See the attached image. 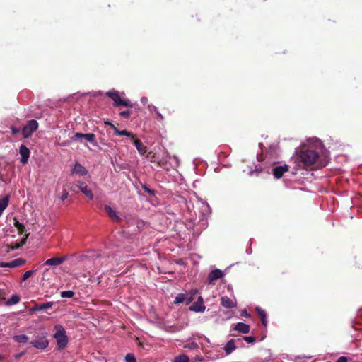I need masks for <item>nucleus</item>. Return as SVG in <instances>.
Masks as SVG:
<instances>
[{
	"instance_id": "obj_1",
	"label": "nucleus",
	"mask_w": 362,
	"mask_h": 362,
	"mask_svg": "<svg viewBox=\"0 0 362 362\" xmlns=\"http://www.w3.org/2000/svg\"><path fill=\"white\" fill-rule=\"evenodd\" d=\"M330 160L328 150L318 139V169L327 165Z\"/></svg>"
},
{
	"instance_id": "obj_2",
	"label": "nucleus",
	"mask_w": 362,
	"mask_h": 362,
	"mask_svg": "<svg viewBox=\"0 0 362 362\" xmlns=\"http://www.w3.org/2000/svg\"><path fill=\"white\" fill-rule=\"evenodd\" d=\"M55 329L56 332L54 334V337L57 340L58 349H64L68 344V337L66 334V331L62 325H56Z\"/></svg>"
},
{
	"instance_id": "obj_3",
	"label": "nucleus",
	"mask_w": 362,
	"mask_h": 362,
	"mask_svg": "<svg viewBox=\"0 0 362 362\" xmlns=\"http://www.w3.org/2000/svg\"><path fill=\"white\" fill-rule=\"evenodd\" d=\"M299 159L305 166L310 167L317 161V153L313 150H305L301 151Z\"/></svg>"
},
{
	"instance_id": "obj_4",
	"label": "nucleus",
	"mask_w": 362,
	"mask_h": 362,
	"mask_svg": "<svg viewBox=\"0 0 362 362\" xmlns=\"http://www.w3.org/2000/svg\"><path fill=\"white\" fill-rule=\"evenodd\" d=\"M106 95L114 101V106H124L132 107L134 104L129 100H122L118 93L115 90L107 92Z\"/></svg>"
},
{
	"instance_id": "obj_5",
	"label": "nucleus",
	"mask_w": 362,
	"mask_h": 362,
	"mask_svg": "<svg viewBox=\"0 0 362 362\" xmlns=\"http://www.w3.org/2000/svg\"><path fill=\"white\" fill-rule=\"evenodd\" d=\"M38 128V122L35 119L29 120L22 129L24 138H29Z\"/></svg>"
},
{
	"instance_id": "obj_6",
	"label": "nucleus",
	"mask_w": 362,
	"mask_h": 362,
	"mask_svg": "<svg viewBox=\"0 0 362 362\" xmlns=\"http://www.w3.org/2000/svg\"><path fill=\"white\" fill-rule=\"evenodd\" d=\"M25 264V259L23 258H17L13 260H11L8 262H0V267H9V268H15L18 267H21Z\"/></svg>"
},
{
	"instance_id": "obj_7",
	"label": "nucleus",
	"mask_w": 362,
	"mask_h": 362,
	"mask_svg": "<svg viewBox=\"0 0 362 362\" xmlns=\"http://www.w3.org/2000/svg\"><path fill=\"white\" fill-rule=\"evenodd\" d=\"M224 276L223 271L218 269L212 270L208 275V283L209 284H214L215 281L221 279Z\"/></svg>"
},
{
	"instance_id": "obj_8",
	"label": "nucleus",
	"mask_w": 362,
	"mask_h": 362,
	"mask_svg": "<svg viewBox=\"0 0 362 362\" xmlns=\"http://www.w3.org/2000/svg\"><path fill=\"white\" fill-rule=\"evenodd\" d=\"M194 299L192 294H184L179 293L174 300L175 304H179L182 303H185L186 305H189Z\"/></svg>"
},
{
	"instance_id": "obj_9",
	"label": "nucleus",
	"mask_w": 362,
	"mask_h": 362,
	"mask_svg": "<svg viewBox=\"0 0 362 362\" xmlns=\"http://www.w3.org/2000/svg\"><path fill=\"white\" fill-rule=\"evenodd\" d=\"M30 344L35 348L45 349L48 346L49 341L45 337H38L30 341Z\"/></svg>"
},
{
	"instance_id": "obj_10",
	"label": "nucleus",
	"mask_w": 362,
	"mask_h": 362,
	"mask_svg": "<svg viewBox=\"0 0 362 362\" xmlns=\"http://www.w3.org/2000/svg\"><path fill=\"white\" fill-rule=\"evenodd\" d=\"M205 305L204 304V300L202 296H199L197 301L189 307V310L194 312H204L205 310Z\"/></svg>"
},
{
	"instance_id": "obj_11",
	"label": "nucleus",
	"mask_w": 362,
	"mask_h": 362,
	"mask_svg": "<svg viewBox=\"0 0 362 362\" xmlns=\"http://www.w3.org/2000/svg\"><path fill=\"white\" fill-rule=\"evenodd\" d=\"M19 153L21 156V163L23 164H25L28 163L30 151L25 145H21L19 148Z\"/></svg>"
},
{
	"instance_id": "obj_12",
	"label": "nucleus",
	"mask_w": 362,
	"mask_h": 362,
	"mask_svg": "<svg viewBox=\"0 0 362 362\" xmlns=\"http://www.w3.org/2000/svg\"><path fill=\"white\" fill-rule=\"evenodd\" d=\"M68 259V256L65 255L62 257H52L50 259H48L45 261L44 263V265H48V266H58L62 264L64 262Z\"/></svg>"
},
{
	"instance_id": "obj_13",
	"label": "nucleus",
	"mask_w": 362,
	"mask_h": 362,
	"mask_svg": "<svg viewBox=\"0 0 362 362\" xmlns=\"http://www.w3.org/2000/svg\"><path fill=\"white\" fill-rule=\"evenodd\" d=\"M288 170V166L287 165L276 166L273 169V175L275 178H281L284 173Z\"/></svg>"
},
{
	"instance_id": "obj_14",
	"label": "nucleus",
	"mask_w": 362,
	"mask_h": 362,
	"mask_svg": "<svg viewBox=\"0 0 362 362\" xmlns=\"http://www.w3.org/2000/svg\"><path fill=\"white\" fill-rule=\"evenodd\" d=\"M105 211L108 214L109 217L115 222H120L121 218L117 214L116 211L112 209L109 205H105Z\"/></svg>"
},
{
	"instance_id": "obj_15",
	"label": "nucleus",
	"mask_w": 362,
	"mask_h": 362,
	"mask_svg": "<svg viewBox=\"0 0 362 362\" xmlns=\"http://www.w3.org/2000/svg\"><path fill=\"white\" fill-rule=\"evenodd\" d=\"M53 305L52 302H47L42 304H35L33 308L30 309V313H33L35 311H40L51 308Z\"/></svg>"
},
{
	"instance_id": "obj_16",
	"label": "nucleus",
	"mask_w": 362,
	"mask_h": 362,
	"mask_svg": "<svg viewBox=\"0 0 362 362\" xmlns=\"http://www.w3.org/2000/svg\"><path fill=\"white\" fill-rule=\"evenodd\" d=\"M221 303L226 308H233L236 306V303L228 296L221 297Z\"/></svg>"
},
{
	"instance_id": "obj_17",
	"label": "nucleus",
	"mask_w": 362,
	"mask_h": 362,
	"mask_svg": "<svg viewBox=\"0 0 362 362\" xmlns=\"http://www.w3.org/2000/svg\"><path fill=\"white\" fill-rule=\"evenodd\" d=\"M78 188L90 199H93V194L90 189H88L87 185L84 182H79L77 185Z\"/></svg>"
},
{
	"instance_id": "obj_18",
	"label": "nucleus",
	"mask_w": 362,
	"mask_h": 362,
	"mask_svg": "<svg viewBox=\"0 0 362 362\" xmlns=\"http://www.w3.org/2000/svg\"><path fill=\"white\" fill-rule=\"evenodd\" d=\"M250 327L249 325L245 324L243 322H238L235 327L234 330L238 331L243 334H247L250 332Z\"/></svg>"
},
{
	"instance_id": "obj_19",
	"label": "nucleus",
	"mask_w": 362,
	"mask_h": 362,
	"mask_svg": "<svg viewBox=\"0 0 362 362\" xmlns=\"http://www.w3.org/2000/svg\"><path fill=\"white\" fill-rule=\"evenodd\" d=\"M73 173L84 176L88 174V170L82 165L76 162L74 166Z\"/></svg>"
},
{
	"instance_id": "obj_20",
	"label": "nucleus",
	"mask_w": 362,
	"mask_h": 362,
	"mask_svg": "<svg viewBox=\"0 0 362 362\" xmlns=\"http://www.w3.org/2000/svg\"><path fill=\"white\" fill-rule=\"evenodd\" d=\"M256 312L258 313V315L260 317L262 324L264 325V327H267V313L264 310H262L259 307H256L255 308Z\"/></svg>"
},
{
	"instance_id": "obj_21",
	"label": "nucleus",
	"mask_w": 362,
	"mask_h": 362,
	"mask_svg": "<svg viewBox=\"0 0 362 362\" xmlns=\"http://www.w3.org/2000/svg\"><path fill=\"white\" fill-rule=\"evenodd\" d=\"M134 144L136 148L137 151L141 154H144L146 152V147L144 145V144L139 139H133Z\"/></svg>"
},
{
	"instance_id": "obj_22",
	"label": "nucleus",
	"mask_w": 362,
	"mask_h": 362,
	"mask_svg": "<svg viewBox=\"0 0 362 362\" xmlns=\"http://www.w3.org/2000/svg\"><path fill=\"white\" fill-rule=\"evenodd\" d=\"M236 349V346L235 345V340L230 339L229 340L224 347V351L226 355L231 354Z\"/></svg>"
},
{
	"instance_id": "obj_23",
	"label": "nucleus",
	"mask_w": 362,
	"mask_h": 362,
	"mask_svg": "<svg viewBox=\"0 0 362 362\" xmlns=\"http://www.w3.org/2000/svg\"><path fill=\"white\" fill-rule=\"evenodd\" d=\"M114 134L117 136H126L134 139V135L132 132L127 130H119L117 127H114Z\"/></svg>"
},
{
	"instance_id": "obj_24",
	"label": "nucleus",
	"mask_w": 362,
	"mask_h": 362,
	"mask_svg": "<svg viewBox=\"0 0 362 362\" xmlns=\"http://www.w3.org/2000/svg\"><path fill=\"white\" fill-rule=\"evenodd\" d=\"M9 202V196H6L1 199H0V216L2 214L3 211L6 209L8 204Z\"/></svg>"
},
{
	"instance_id": "obj_25",
	"label": "nucleus",
	"mask_w": 362,
	"mask_h": 362,
	"mask_svg": "<svg viewBox=\"0 0 362 362\" xmlns=\"http://www.w3.org/2000/svg\"><path fill=\"white\" fill-rule=\"evenodd\" d=\"M21 300V297L20 296L17 295V294H13L11 298H9L6 304L7 305H15V304H17L19 303Z\"/></svg>"
},
{
	"instance_id": "obj_26",
	"label": "nucleus",
	"mask_w": 362,
	"mask_h": 362,
	"mask_svg": "<svg viewBox=\"0 0 362 362\" xmlns=\"http://www.w3.org/2000/svg\"><path fill=\"white\" fill-rule=\"evenodd\" d=\"M13 340L18 343H26L29 339V337L25 334L15 335L13 337Z\"/></svg>"
},
{
	"instance_id": "obj_27",
	"label": "nucleus",
	"mask_w": 362,
	"mask_h": 362,
	"mask_svg": "<svg viewBox=\"0 0 362 362\" xmlns=\"http://www.w3.org/2000/svg\"><path fill=\"white\" fill-rule=\"evenodd\" d=\"M28 235L25 234V237H23L20 243H17L13 245H11V250H17L21 247L23 245H24L26 243L27 238Z\"/></svg>"
},
{
	"instance_id": "obj_28",
	"label": "nucleus",
	"mask_w": 362,
	"mask_h": 362,
	"mask_svg": "<svg viewBox=\"0 0 362 362\" xmlns=\"http://www.w3.org/2000/svg\"><path fill=\"white\" fill-rule=\"evenodd\" d=\"M14 226L17 228L20 234H22L25 230V226L16 219H14Z\"/></svg>"
},
{
	"instance_id": "obj_29",
	"label": "nucleus",
	"mask_w": 362,
	"mask_h": 362,
	"mask_svg": "<svg viewBox=\"0 0 362 362\" xmlns=\"http://www.w3.org/2000/svg\"><path fill=\"white\" fill-rule=\"evenodd\" d=\"M86 141L92 143L93 145H96L95 142V135L93 133L85 134L83 137Z\"/></svg>"
},
{
	"instance_id": "obj_30",
	"label": "nucleus",
	"mask_w": 362,
	"mask_h": 362,
	"mask_svg": "<svg viewBox=\"0 0 362 362\" xmlns=\"http://www.w3.org/2000/svg\"><path fill=\"white\" fill-rule=\"evenodd\" d=\"M74 292L72 291H64L60 293V296L62 298H71L74 297Z\"/></svg>"
},
{
	"instance_id": "obj_31",
	"label": "nucleus",
	"mask_w": 362,
	"mask_h": 362,
	"mask_svg": "<svg viewBox=\"0 0 362 362\" xmlns=\"http://www.w3.org/2000/svg\"><path fill=\"white\" fill-rule=\"evenodd\" d=\"M189 359L186 355H180L175 359V362H189Z\"/></svg>"
},
{
	"instance_id": "obj_32",
	"label": "nucleus",
	"mask_w": 362,
	"mask_h": 362,
	"mask_svg": "<svg viewBox=\"0 0 362 362\" xmlns=\"http://www.w3.org/2000/svg\"><path fill=\"white\" fill-rule=\"evenodd\" d=\"M132 114V110H124L119 112V115L123 118L128 119L130 117L131 115Z\"/></svg>"
},
{
	"instance_id": "obj_33",
	"label": "nucleus",
	"mask_w": 362,
	"mask_h": 362,
	"mask_svg": "<svg viewBox=\"0 0 362 362\" xmlns=\"http://www.w3.org/2000/svg\"><path fill=\"white\" fill-rule=\"evenodd\" d=\"M35 270H29V271H27L25 272L23 276H22V281H25L27 280L28 278H30L33 274V273L35 272Z\"/></svg>"
},
{
	"instance_id": "obj_34",
	"label": "nucleus",
	"mask_w": 362,
	"mask_h": 362,
	"mask_svg": "<svg viewBox=\"0 0 362 362\" xmlns=\"http://www.w3.org/2000/svg\"><path fill=\"white\" fill-rule=\"evenodd\" d=\"M141 187L145 192H147L150 195H154L155 191L153 189H151V188H149L146 184H143L141 185Z\"/></svg>"
},
{
	"instance_id": "obj_35",
	"label": "nucleus",
	"mask_w": 362,
	"mask_h": 362,
	"mask_svg": "<svg viewBox=\"0 0 362 362\" xmlns=\"http://www.w3.org/2000/svg\"><path fill=\"white\" fill-rule=\"evenodd\" d=\"M126 362H136V358L133 354H127L125 356Z\"/></svg>"
},
{
	"instance_id": "obj_36",
	"label": "nucleus",
	"mask_w": 362,
	"mask_h": 362,
	"mask_svg": "<svg viewBox=\"0 0 362 362\" xmlns=\"http://www.w3.org/2000/svg\"><path fill=\"white\" fill-rule=\"evenodd\" d=\"M243 339L245 341H247V343H250V344H252V343L255 342V341H256V338L252 336L244 337Z\"/></svg>"
},
{
	"instance_id": "obj_37",
	"label": "nucleus",
	"mask_w": 362,
	"mask_h": 362,
	"mask_svg": "<svg viewBox=\"0 0 362 362\" xmlns=\"http://www.w3.org/2000/svg\"><path fill=\"white\" fill-rule=\"evenodd\" d=\"M146 158H148V160L151 163H153V162H155L156 153H153V152H148V153L146 156Z\"/></svg>"
},
{
	"instance_id": "obj_38",
	"label": "nucleus",
	"mask_w": 362,
	"mask_h": 362,
	"mask_svg": "<svg viewBox=\"0 0 362 362\" xmlns=\"http://www.w3.org/2000/svg\"><path fill=\"white\" fill-rule=\"evenodd\" d=\"M68 196H69V193H68L67 190L64 189L62 194L60 197V199H61V200L64 201L67 199Z\"/></svg>"
},
{
	"instance_id": "obj_39",
	"label": "nucleus",
	"mask_w": 362,
	"mask_h": 362,
	"mask_svg": "<svg viewBox=\"0 0 362 362\" xmlns=\"http://www.w3.org/2000/svg\"><path fill=\"white\" fill-rule=\"evenodd\" d=\"M84 134H83V133H80V132H76L75 134H74V137L76 138V139H82L84 137Z\"/></svg>"
},
{
	"instance_id": "obj_40",
	"label": "nucleus",
	"mask_w": 362,
	"mask_h": 362,
	"mask_svg": "<svg viewBox=\"0 0 362 362\" xmlns=\"http://www.w3.org/2000/svg\"><path fill=\"white\" fill-rule=\"evenodd\" d=\"M242 316H244L245 317H250L251 315L250 313L247 312V310H243L241 313Z\"/></svg>"
},
{
	"instance_id": "obj_41",
	"label": "nucleus",
	"mask_w": 362,
	"mask_h": 362,
	"mask_svg": "<svg viewBox=\"0 0 362 362\" xmlns=\"http://www.w3.org/2000/svg\"><path fill=\"white\" fill-rule=\"evenodd\" d=\"M105 125H108L109 127H110L113 130H114V127H116L112 122H110V121H105Z\"/></svg>"
},
{
	"instance_id": "obj_42",
	"label": "nucleus",
	"mask_w": 362,
	"mask_h": 362,
	"mask_svg": "<svg viewBox=\"0 0 362 362\" xmlns=\"http://www.w3.org/2000/svg\"><path fill=\"white\" fill-rule=\"evenodd\" d=\"M11 132H12V134H16L19 132V129H16V128H14V127H12L11 128Z\"/></svg>"
},
{
	"instance_id": "obj_43",
	"label": "nucleus",
	"mask_w": 362,
	"mask_h": 362,
	"mask_svg": "<svg viewBox=\"0 0 362 362\" xmlns=\"http://www.w3.org/2000/svg\"><path fill=\"white\" fill-rule=\"evenodd\" d=\"M157 115L160 118V119H163V117L162 116V115L160 113L157 112Z\"/></svg>"
},
{
	"instance_id": "obj_44",
	"label": "nucleus",
	"mask_w": 362,
	"mask_h": 362,
	"mask_svg": "<svg viewBox=\"0 0 362 362\" xmlns=\"http://www.w3.org/2000/svg\"><path fill=\"white\" fill-rule=\"evenodd\" d=\"M157 164H158V165L160 166L162 165V162L161 161H157Z\"/></svg>"
},
{
	"instance_id": "obj_45",
	"label": "nucleus",
	"mask_w": 362,
	"mask_h": 362,
	"mask_svg": "<svg viewBox=\"0 0 362 362\" xmlns=\"http://www.w3.org/2000/svg\"><path fill=\"white\" fill-rule=\"evenodd\" d=\"M23 354V353H21V354H19L17 356V357L18 358V357L21 356Z\"/></svg>"
},
{
	"instance_id": "obj_46",
	"label": "nucleus",
	"mask_w": 362,
	"mask_h": 362,
	"mask_svg": "<svg viewBox=\"0 0 362 362\" xmlns=\"http://www.w3.org/2000/svg\"><path fill=\"white\" fill-rule=\"evenodd\" d=\"M1 358H2V356H1V355H0V360H1Z\"/></svg>"
}]
</instances>
